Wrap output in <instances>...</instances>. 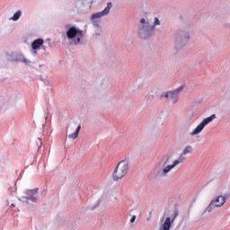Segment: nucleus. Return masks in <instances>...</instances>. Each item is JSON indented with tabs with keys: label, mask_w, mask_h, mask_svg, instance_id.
Listing matches in <instances>:
<instances>
[{
	"label": "nucleus",
	"mask_w": 230,
	"mask_h": 230,
	"mask_svg": "<svg viewBox=\"0 0 230 230\" xmlns=\"http://www.w3.org/2000/svg\"><path fill=\"white\" fill-rule=\"evenodd\" d=\"M24 62H28L27 60H24Z\"/></svg>",
	"instance_id": "obj_16"
},
{
	"label": "nucleus",
	"mask_w": 230,
	"mask_h": 230,
	"mask_svg": "<svg viewBox=\"0 0 230 230\" xmlns=\"http://www.w3.org/2000/svg\"><path fill=\"white\" fill-rule=\"evenodd\" d=\"M129 168L128 161H120L112 172V180L114 181H121V179H123V177L128 173Z\"/></svg>",
	"instance_id": "obj_3"
},
{
	"label": "nucleus",
	"mask_w": 230,
	"mask_h": 230,
	"mask_svg": "<svg viewBox=\"0 0 230 230\" xmlns=\"http://www.w3.org/2000/svg\"><path fill=\"white\" fill-rule=\"evenodd\" d=\"M66 37L67 39H75L74 44H80V41L84 37V31L76 29V27H70L66 31Z\"/></svg>",
	"instance_id": "obj_4"
},
{
	"label": "nucleus",
	"mask_w": 230,
	"mask_h": 230,
	"mask_svg": "<svg viewBox=\"0 0 230 230\" xmlns=\"http://www.w3.org/2000/svg\"><path fill=\"white\" fill-rule=\"evenodd\" d=\"M131 224H134L136 222V216H132L130 218Z\"/></svg>",
	"instance_id": "obj_14"
},
{
	"label": "nucleus",
	"mask_w": 230,
	"mask_h": 230,
	"mask_svg": "<svg viewBox=\"0 0 230 230\" xmlns=\"http://www.w3.org/2000/svg\"><path fill=\"white\" fill-rule=\"evenodd\" d=\"M140 23L142 24L139 28V35L141 39H146V37H150L154 31L155 30V26H159L161 22L157 17L155 18V25H150V22H146L145 18L140 20Z\"/></svg>",
	"instance_id": "obj_1"
},
{
	"label": "nucleus",
	"mask_w": 230,
	"mask_h": 230,
	"mask_svg": "<svg viewBox=\"0 0 230 230\" xmlns=\"http://www.w3.org/2000/svg\"><path fill=\"white\" fill-rule=\"evenodd\" d=\"M44 44V40L38 39L31 43L32 49H39Z\"/></svg>",
	"instance_id": "obj_10"
},
{
	"label": "nucleus",
	"mask_w": 230,
	"mask_h": 230,
	"mask_svg": "<svg viewBox=\"0 0 230 230\" xmlns=\"http://www.w3.org/2000/svg\"><path fill=\"white\" fill-rule=\"evenodd\" d=\"M226 200H227L226 196H218L215 200L211 201L210 206H213V208H222V205L226 204Z\"/></svg>",
	"instance_id": "obj_9"
},
{
	"label": "nucleus",
	"mask_w": 230,
	"mask_h": 230,
	"mask_svg": "<svg viewBox=\"0 0 230 230\" xmlns=\"http://www.w3.org/2000/svg\"><path fill=\"white\" fill-rule=\"evenodd\" d=\"M191 152H193V147L191 146H187L183 149L179 159L174 160L172 164L166 165L164 169H162V171L160 172V174L164 175V176L168 175V173H170V172H172V170H173V168H175V166H179V164H181V163H184V161H186V157H184V155H187V154H191Z\"/></svg>",
	"instance_id": "obj_2"
},
{
	"label": "nucleus",
	"mask_w": 230,
	"mask_h": 230,
	"mask_svg": "<svg viewBox=\"0 0 230 230\" xmlns=\"http://www.w3.org/2000/svg\"><path fill=\"white\" fill-rule=\"evenodd\" d=\"M179 217V210L175 209L173 210V216L172 217H166L164 224L161 226V230H170L172 227V222H175V218Z\"/></svg>",
	"instance_id": "obj_6"
},
{
	"label": "nucleus",
	"mask_w": 230,
	"mask_h": 230,
	"mask_svg": "<svg viewBox=\"0 0 230 230\" xmlns=\"http://www.w3.org/2000/svg\"><path fill=\"white\" fill-rule=\"evenodd\" d=\"M217 118V115L213 114L210 117H208L203 119V121L196 127V128L190 133V136H198V134H200L202 130H204V128L206 125L211 123L215 119Z\"/></svg>",
	"instance_id": "obj_5"
},
{
	"label": "nucleus",
	"mask_w": 230,
	"mask_h": 230,
	"mask_svg": "<svg viewBox=\"0 0 230 230\" xmlns=\"http://www.w3.org/2000/svg\"><path fill=\"white\" fill-rule=\"evenodd\" d=\"M80 128H82V126L78 125L75 131L73 134L69 135V138L76 139V137H78V134H80Z\"/></svg>",
	"instance_id": "obj_12"
},
{
	"label": "nucleus",
	"mask_w": 230,
	"mask_h": 230,
	"mask_svg": "<svg viewBox=\"0 0 230 230\" xmlns=\"http://www.w3.org/2000/svg\"><path fill=\"white\" fill-rule=\"evenodd\" d=\"M179 93H181V89L174 90L172 92H168L164 95L162 94L161 98H170V100H171V102H172V103H177Z\"/></svg>",
	"instance_id": "obj_8"
},
{
	"label": "nucleus",
	"mask_w": 230,
	"mask_h": 230,
	"mask_svg": "<svg viewBox=\"0 0 230 230\" xmlns=\"http://www.w3.org/2000/svg\"><path fill=\"white\" fill-rule=\"evenodd\" d=\"M27 197L28 200H32V202H35L37 200V190H27Z\"/></svg>",
	"instance_id": "obj_11"
},
{
	"label": "nucleus",
	"mask_w": 230,
	"mask_h": 230,
	"mask_svg": "<svg viewBox=\"0 0 230 230\" xmlns=\"http://www.w3.org/2000/svg\"><path fill=\"white\" fill-rule=\"evenodd\" d=\"M111 8H112V4L108 3L107 7H105L103 11L100 13H93L91 16V20L93 22H96V19H102V17H105V15H109V12H111Z\"/></svg>",
	"instance_id": "obj_7"
},
{
	"label": "nucleus",
	"mask_w": 230,
	"mask_h": 230,
	"mask_svg": "<svg viewBox=\"0 0 230 230\" xmlns=\"http://www.w3.org/2000/svg\"><path fill=\"white\" fill-rule=\"evenodd\" d=\"M168 163V158L166 159V161H164V163H163V166H166V164Z\"/></svg>",
	"instance_id": "obj_15"
},
{
	"label": "nucleus",
	"mask_w": 230,
	"mask_h": 230,
	"mask_svg": "<svg viewBox=\"0 0 230 230\" xmlns=\"http://www.w3.org/2000/svg\"><path fill=\"white\" fill-rule=\"evenodd\" d=\"M21 17V11H17L13 16L12 17L13 21H19V18Z\"/></svg>",
	"instance_id": "obj_13"
}]
</instances>
